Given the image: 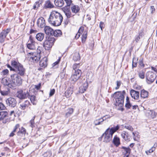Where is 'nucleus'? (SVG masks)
Here are the masks:
<instances>
[{"label":"nucleus","mask_w":157,"mask_h":157,"mask_svg":"<svg viewBox=\"0 0 157 157\" xmlns=\"http://www.w3.org/2000/svg\"><path fill=\"white\" fill-rule=\"evenodd\" d=\"M63 20V17L59 13L53 11L50 14L48 19V22L53 25L58 26L61 25Z\"/></svg>","instance_id":"f257e3e1"},{"label":"nucleus","mask_w":157,"mask_h":157,"mask_svg":"<svg viewBox=\"0 0 157 157\" xmlns=\"http://www.w3.org/2000/svg\"><path fill=\"white\" fill-rule=\"evenodd\" d=\"M119 128V126L117 125L116 127H112L110 129L109 128L107 129L102 136L104 138V141L106 143L109 142L112 139L113 133L118 130Z\"/></svg>","instance_id":"f03ea898"},{"label":"nucleus","mask_w":157,"mask_h":157,"mask_svg":"<svg viewBox=\"0 0 157 157\" xmlns=\"http://www.w3.org/2000/svg\"><path fill=\"white\" fill-rule=\"evenodd\" d=\"M125 93L124 90L121 91H117L115 92L112 95V96L113 97L116 101L115 105L120 107L122 106L123 105L124 95Z\"/></svg>","instance_id":"7ed1b4c3"},{"label":"nucleus","mask_w":157,"mask_h":157,"mask_svg":"<svg viewBox=\"0 0 157 157\" xmlns=\"http://www.w3.org/2000/svg\"><path fill=\"white\" fill-rule=\"evenodd\" d=\"M10 79L11 80L13 89L16 86H20L22 82V79L17 74H14L11 75Z\"/></svg>","instance_id":"20e7f679"},{"label":"nucleus","mask_w":157,"mask_h":157,"mask_svg":"<svg viewBox=\"0 0 157 157\" xmlns=\"http://www.w3.org/2000/svg\"><path fill=\"white\" fill-rule=\"evenodd\" d=\"M55 41V38L52 37H49L45 40L43 44L44 48L46 50H49L53 45Z\"/></svg>","instance_id":"39448f33"},{"label":"nucleus","mask_w":157,"mask_h":157,"mask_svg":"<svg viewBox=\"0 0 157 157\" xmlns=\"http://www.w3.org/2000/svg\"><path fill=\"white\" fill-rule=\"evenodd\" d=\"M28 55L29 57V60L34 63L38 62L40 58V55L36 52L29 53Z\"/></svg>","instance_id":"423d86ee"},{"label":"nucleus","mask_w":157,"mask_h":157,"mask_svg":"<svg viewBox=\"0 0 157 157\" xmlns=\"http://www.w3.org/2000/svg\"><path fill=\"white\" fill-rule=\"evenodd\" d=\"M73 74L71 75L70 80L73 82H75L79 79L81 77L82 72L81 70H78L76 72H72Z\"/></svg>","instance_id":"0eeeda50"},{"label":"nucleus","mask_w":157,"mask_h":157,"mask_svg":"<svg viewBox=\"0 0 157 157\" xmlns=\"http://www.w3.org/2000/svg\"><path fill=\"white\" fill-rule=\"evenodd\" d=\"M156 75L151 71H148L146 73V78L147 82L150 84L154 82L156 78Z\"/></svg>","instance_id":"6e6552de"},{"label":"nucleus","mask_w":157,"mask_h":157,"mask_svg":"<svg viewBox=\"0 0 157 157\" xmlns=\"http://www.w3.org/2000/svg\"><path fill=\"white\" fill-rule=\"evenodd\" d=\"M36 43L33 40L32 36H31L29 37V40L27 44V47L30 50H34L36 48Z\"/></svg>","instance_id":"1a4fd4ad"},{"label":"nucleus","mask_w":157,"mask_h":157,"mask_svg":"<svg viewBox=\"0 0 157 157\" xmlns=\"http://www.w3.org/2000/svg\"><path fill=\"white\" fill-rule=\"evenodd\" d=\"M17 93V96L20 99L26 98L29 96L28 91L26 90H20Z\"/></svg>","instance_id":"9d476101"},{"label":"nucleus","mask_w":157,"mask_h":157,"mask_svg":"<svg viewBox=\"0 0 157 157\" xmlns=\"http://www.w3.org/2000/svg\"><path fill=\"white\" fill-rule=\"evenodd\" d=\"M10 31V29L8 28L6 30H3L0 33V42L3 43L6 36Z\"/></svg>","instance_id":"9b49d317"},{"label":"nucleus","mask_w":157,"mask_h":157,"mask_svg":"<svg viewBox=\"0 0 157 157\" xmlns=\"http://www.w3.org/2000/svg\"><path fill=\"white\" fill-rule=\"evenodd\" d=\"M2 120L4 123H6L10 121L7 117V112L2 111L0 112V120Z\"/></svg>","instance_id":"f8f14e48"},{"label":"nucleus","mask_w":157,"mask_h":157,"mask_svg":"<svg viewBox=\"0 0 157 157\" xmlns=\"http://www.w3.org/2000/svg\"><path fill=\"white\" fill-rule=\"evenodd\" d=\"M62 10L67 18H70L73 16L71 11L70 7L65 6Z\"/></svg>","instance_id":"ddd939ff"},{"label":"nucleus","mask_w":157,"mask_h":157,"mask_svg":"<svg viewBox=\"0 0 157 157\" xmlns=\"http://www.w3.org/2000/svg\"><path fill=\"white\" fill-rule=\"evenodd\" d=\"M6 102L7 105L9 106L12 107L15 106L17 104V101L15 99L11 97L7 99Z\"/></svg>","instance_id":"4468645a"},{"label":"nucleus","mask_w":157,"mask_h":157,"mask_svg":"<svg viewBox=\"0 0 157 157\" xmlns=\"http://www.w3.org/2000/svg\"><path fill=\"white\" fill-rule=\"evenodd\" d=\"M15 71L18 75L19 74L21 76H23L25 73V69L23 67V66L21 64L16 69H15Z\"/></svg>","instance_id":"2eb2a0df"},{"label":"nucleus","mask_w":157,"mask_h":157,"mask_svg":"<svg viewBox=\"0 0 157 157\" xmlns=\"http://www.w3.org/2000/svg\"><path fill=\"white\" fill-rule=\"evenodd\" d=\"M37 25L40 28L45 27V22L44 18L42 17L39 18L37 20Z\"/></svg>","instance_id":"dca6fc26"},{"label":"nucleus","mask_w":157,"mask_h":157,"mask_svg":"<svg viewBox=\"0 0 157 157\" xmlns=\"http://www.w3.org/2000/svg\"><path fill=\"white\" fill-rule=\"evenodd\" d=\"M11 81L10 78H4L2 79V83L4 85L7 86L10 88H13Z\"/></svg>","instance_id":"f3484780"},{"label":"nucleus","mask_w":157,"mask_h":157,"mask_svg":"<svg viewBox=\"0 0 157 157\" xmlns=\"http://www.w3.org/2000/svg\"><path fill=\"white\" fill-rule=\"evenodd\" d=\"M156 113L152 110H147L145 114L149 118H153L155 117L156 116Z\"/></svg>","instance_id":"a211bd4d"},{"label":"nucleus","mask_w":157,"mask_h":157,"mask_svg":"<svg viewBox=\"0 0 157 157\" xmlns=\"http://www.w3.org/2000/svg\"><path fill=\"white\" fill-rule=\"evenodd\" d=\"M130 94L132 98L138 100L139 98V92L133 90H131L130 91Z\"/></svg>","instance_id":"6ab92c4d"},{"label":"nucleus","mask_w":157,"mask_h":157,"mask_svg":"<svg viewBox=\"0 0 157 157\" xmlns=\"http://www.w3.org/2000/svg\"><path fill=\"white\" fill-rule=\"evenodd\" d=\"M44 30L45 33L46 34L52 36L53 32V29L48 26H45L44 29Z\"/></svg>","instance_id":"aec40b11"},{"label":"nucleus","mask_w":157,"mask_h":157,"mask_svg":"<svg viewBox=\"0 0 157 157\" xmlns=\"http://www.w3.org/2000/svg\"><path fill=\"white\" fill-rule=\"evenodd\" d=\"M47 58L44 57L40 62V66L41 67H45L47 66Z\"/></svg>","instance_id":"412c9836"},{"label":"nucleus","mask_w":157,"mask_h":157,"mask_svg":"<svg viewBox=\"0 0 157 157\" xmlns=\"http://www.w3.org/2000/svg\"><path fill=\"white\" fill-rule=\"evenodd\" d=\"M26 132V129L23 127H22L21 129L19 128V131L17 132V134L18 136H22L25 135Z\"/></svg>","instance_id":"4be33fe9"},{"label":"nucleus","mask_w":157,"mask_h":157,"mask_svg":"<svg viewBox=\"0 0 157 157\" xmlns=\"http://www.w3.org/2000/svg\"><path fill=\"white\" fill-rule=\"evenodd\" d=\"M30 103L29 101L27 100L25 101L24 102L21 103L20 104L21 108L22 109H25L26 107L28 106Z\"/></svg>","instance_id":"5701e85b"},{"label":"nucleus","mask_w":157,"mask_h":157,"mask_svg":"<svg viewBox=\"0 0 157 157\" xmlns=\"http://www.w3.org/2000/svg\"><path fill=\"white\" fill-rule=\"evenodd\" d=\"M88 87V83L87 82L84 83L83 85L79 87V92L82 93H84L87 89Z\"/></svg>","instance_id":"b1692460"},{"label":"nucleus","mask_w":157,"mask_h":157,"mask_svg":"<svg viewBox=\"0 0 157 157\" xmlns=\"http://www.w3.org/2000/svg\"><path fill=\"white\" fill-rule=\"evenodd\" d=\"M113 143L116 147H118L120 144V140L119 137L115 136L113 140Z\"/></svg>","instance_id":"393cba45"},{"label":"nucleus","mask_w":157,"mask_h":157,"mask_svg":"<svg viewBox=\"0 0 157 157\" xmlns=\"http://www.w3.org/2000/svg\"><path fill=\"white\" fill-rule=\"evenodd\" d=\"M54 2L55 5L59 7L63 6L64 3L63 0H55Z\"/></svg>","instance_id":"a878e982"},{"label":"nucleus","mask_w":157,"mask_h":157,"mask_svg":"<svg viewBox=\"0 0 157 157\" xmlns=\"http://www.w3.org/2000/svg\"><path fill=\"white\" fill-rule=\"evenodd\" d=\"M44 35V34L43 33H39L36 35V38L38 40L41 41L43 40Z\"/></svg>","instance_id":"bb28decb"},{"label":"nucleus","mask_w":157,"mask_h":157,"mask_svg":"<svg viewBox=\"0 0 157 157\" xmlns=\"http://www.w3.org/2000/svg\"><path fill=\"white\" fill-rule=\"evenodd\" d=\"M71 10L72 13H76L80 9L78 6L74 5L71 7Z\"/></svg>","instance_id":"cd10ccee"},{"label":"nucleus","mask_w":157,"mask_h":157,"mask_svg":"<svg viewBox=\"0 0 157 157\" xmlns=\"http://www.w3.org/2000/svg\"><path fill=\"white\" fill-rule=\"evenodd\" d=\"M62 34L61 31L60 30H56L53 32L52 36H54L55 37H58L60 36Z\"/></svg>","instance_id":"c85d7f7f"},{"label":"nucleus","mask_w":157,"mask_h":157,"mask_svg":"<svg viewBox=\"0 0 157 157\" xmlns=\"http://www.w3.org/2000/svg\"><path fill=\"white\" fill-rule=\"evenodd\" d=\"M148 96V92L144 90H142L140 92V97L143 98H147Z\"/></svg>","instance_id":"c756f323"},{"label":"nucleus","mask_w":157,"mask_h":157,"mask_svg":"<svg viewBox=\"0 0 157 157\" xmlns=\"http://www.w3.org/2000/svg\"><path fill=\"white\" fill-rule=\"evenodd\" d=\"M80 64H74L73 66V70L72 72H76L80 70L79 69Z\"/></svg>","instance_id":"7c9ffc66"},{"label":"nucleus","mask_w":157,"mask_h":157,"mask_svg":"<svg viewBox=\"0 0 157 157\" xmlns=\"http://www.w3.org/2000/svg\"><path fill=\"white\" fill-rule=\"evenodd\" d=\"M80 57L78 52H76L74 54L73 56V59L75 61H77L80 59Z\"/></svg>","instance_id":"2f4dec72"},{"label":"nucleus","mask_w":157,"mask_h":157,"mask_svg":"<svg viewBox=\"0 0 157 157\" xmlns=\"http://www.w3.org/2000/svg\"><path fill=\"white\" fill-rule=\"evenodd\" d=\"M20 125L19 124H17L14 127V128L13 130V131L10 133L9 135V136L10 137H13V136L14 134V133L16 132V130L19 127Z\"/></svg>","instance_id":"473e14b6"},{"label":"nucleus","mask_w":157,"mask_h":157,"mask_svg":"<svg viewBox=\"0 0 157 157\" xmlns=\"http://www.w3.org/2000/svg\"><path fill=\"white\" fill-rule=\"evenodd\" d=\"M45 6L46 8H51L54 7V6L50 1L48 0L46 2Z\"/></svg>","instance_id":"72a5a7b5"},{"label":"nucleus","mask_w":157,"mask_h":157,"mask_svg":"<svg viewBox=\"0 0 157 157\" xmlns=\"http://www.w3.org/2000/svg\"><path fill=\"white\" fill-rule=\"evenodd\" d=\"M104 121V119L102 120V118H100L98 119H97L95 120L94 121V123L95 125H97L99 124H101V123Z\"/></svg>","instance_id":"f704fd0d"},{"label":"nucleus","mask_w":157,"mask_h":157,"mask_svg":"<svg viewBox=\"0 0 157 157\" xmlns=\"http://www.w3.org/2000/svg\"><path fill=\"white\" fill-rule=\"evenodd\" d=\"M144 35V33L143 32H140L139 34V35L138 36H135V40L136 42H138L140 40V37H142Z\"/></svg>","instance_id":"c9c22d12"},{"label":"nucleus","mask_w":157,"mask_h":157,"mask_svg":"<svg viewBox=\"0 0 157 157\" xmlns=\"http://www.w3.org/2000/svg\"><path fill=\"white\" fill-rule=\"evenodd\" d=\"M11 64L13 67H15V69H16L21 64L19 63L16 61H15L13 60L11 61Z\"/></svg>","instance_id":"e433bc0d"},{"label":"nucleus","mask_w":157,"mask_h":157,"mask_svg":"<svg viewBox=\"0 0 157 157\" xmlns=\"http://www.w3.org/2000/svg\"><path fill=\"white\" fill-rule=\"evenodd\" d=\"M83 27H80L78 31V33L76 34L75 38L78 39L80 36V35L82 34L83 31Z\"/></svg>","instance_id":"4c0bfd02"},{"label":"nucleus","mask_w":157,"mask_h":157,"mask_svg":"<svg viewBox=\"0 0 157 157\" xmlns=\"http://www.w3.org/2000/svg\"><path fill=\"white\" fill-rule=\"evenodd\" d=\"M73 111L74 110L72 108H69L67 110V112L66 114V116L67 117H69L72 114Z\"/></svg>","instance_id":"58836bf2"},{"label":"nucleus","mask_w":157,"mask_h":157,"mask_svg":"<svg viewBox=\"0 0 157 157\" xmlns=\"http://www.w3.org/2000/svg\"><path fill=\"white\" fill-rule=\"evenodd\" d=\"M72 94V92L71 90H67L65 92V95L67 98H68L71 96Z\"/></svg>","instance_id":"ea45409f"},{"label":"nucleus","mask_w":157,"mask_h":157,"mask_svg":"<svg viewBox=\"0 0 157 157\" xmlns=\"http://www.w3.org/2000/svg\"><path fill=\"white\" fill-rule=\"evenodd\" d=\"M42 2V1L40 2V1L36 2L33 6V9L36 10L38 9L40 6V4H41Z\"/></svg>","instance_id":"a19ab883"},{"label":"nucleus","mask_w":157,"mask_h":157,"mask_svg":"<svg viewBox=\"0 0 157 157\" xmlns=\"http://www.w3.org/2000/svg\"><path fill=\"white\" fill-rule=\"evenodd\" d=\"M155 149V148L154 147H152L149 150L146 151L145 152L147 155H149Z\"/></svg>","instance_id":"79ce46f5"},{"label":"nucleus","mask_w":157,"mask_h":157,"mask_svg":"<svg viewBox=\"0 0 157 157\" xmlns=\"http://www.w3.org/2000/svg\"><path fill=\"white\" fill-rule=\"evenodd\" d=\"M29 97L30 98L31 103L34 105L36 104V103H35V97L33 95L31 96L29 95Z\"/></svg>","instance_id":"37998d69"},{"label":"nucleus","mask_w":157,"mask_h":157,"mask_svg":"<svg viewBox=\"0 0 157 157\" xmlns=\"http://www.w3.org/2000/svg\"><path fill=\"white\" fill-rule=\"evenodd\" d=\"M87 32L86 31H84L82 35V40L85 41L87 38Z\"/></svg>","instance_id":"c03bdc74"},{"label":"nucleus","mask_w":157,"mask_h":157,"mask_svg":"<svg viewBox=\"0 0 157 157\" xmlns=\"http://www.w3.org/2000/svg\"><path fill=\"white\" fill-rule=\"evenodd\" d=\"M125 128L131 131H133V128L132 126L128 124H125L124 126Z\"/></svg>","instance_id":"a18cd8bd"},{"label":"nucleus","mask_w":157,"mask_h":157,"mask_svg":"<svg viewBox=\"0 0 157 157\" xmlns=\"http://www.w3.org/2000/svg\"><path fill=\"white\" fill-rule=\"evenodd\" d=\"M35 118V116L33 117V119L30 121L29 122V123L30 124V126L32 128L34 127L35 126V123L34 122V120Z\"/></svg>","instance_id":"49530a36"},{"label":"nucleus","mask_w":157,"mask_h":157,"mask_svg":"<svg viewBox=\"0 0 157 157\" xmlns=\"http://www.w3.org/2000/svg\"><path fill=\"white\" fill-rule=\"evenodd\" d=\"M144 74L145 73L143 71H140L138 74L139 77L141 79H143L144 78Z\"/></svg>","instance_id":"de8ad7c7"},{"label":"nucleus","mask_w":157,"mask_h":157,"mask_svg":"<svg viewBox=\"0 0 157 157\" xmlns=\"http://www.w3.org/2000/svg\"><path fill=\"white\" fill-rule=\"evenodd\" d=\"M122 148L125 151L126 153L130 154L131 152V149L129 147H122Z\"/></svg>","instance_id":"09e8293b"},{"label":"nucleus","mask_w":157,"mask_h":157,"mask_svg":"<svg viewBox=\"0 0 157 157\" xmlns=\"http://www.w3.org/2000/svg\"><path fill=\"white\" fill-rule=\"evenodd\" d=\"M67 6H69L70 7V5L72 3L71 0H64Z\"/></svg>","instance_id":"8fccbe9b"},{"label":"nucleus","mask_w":157,"mask_h":157,"mask_svg":"<svg viewBox=\"0 0 157 157\" xmlns=\"http://www.w3.org/2000/svg\"><path fill=\"white\" fill-rule=\"evenodd\" d=\"M0 92L1 94L3 96L7 95L9 94V92L8 91H2L0 90Z\"/></svg>","instance_id":"3c124183"},{"label":"nucleus","mask_w":157,"mask_h":157,"mask_svg":"<svg viewBox=\"0 0 157 157\" xmlns=\"http://www.w3.org/2000/svg\"><path fill=\"white\" fill-rule=\"evenodd\" d=\"M130 138L131 136L128 133H127L124 140L127 141H128L130 140Z\"/></svg>","instance_id":"603ef678"},{"label":"nucleus","mask_w":157,"mask_h":157,"mask_svg":"<svg viewBox=\"0 0 157 157\" xmlns=\"http://www.w3.org/2000/svg\"><path fill=\"white\" fill-rule=\"evenodd\" d=\"M42 49V47L40 46L38 47L37 49V52L36 53H39L40 55V54L41 53Z\"/></svg>","instance_id":"864d4df0"},{"label":"nucleus","mask_w":157,"mask_h":157,"mask_svg":"<svg viewBox=\"0 0 157 157\" xmlns=\"http://www.w3.org/2000/svg\"><path fill=\"white\" fill-rule=\"evenodd\" d=\"M116 83H117V86L115 88V89L116 90H117L120 87V86L121 85V81H117L116 82Z\"/></svg>","instance_id":"5fc2aeb1"},{"label":"nucleus","mask_w":157,"mask_h":157,"mask_svg":"<svg viewBox=\"0 0 157 157\" xmlns=\"http://www.w3.org/2000/svg\"><path fill=\"white\" fill-rule=\"evenodd\" d=\"M125 106L126 108L128 109L132 107V105L130 102H126Z\"/></svg>","instance_id":"6e6d98bb"},{"label":"nucleus","mask_w":157,"mask_h":157,"mask_svg":"<svg viewBox=\"0 0 157 157\" xmlns=\"http://www.w3.org/2000/svg\"><path fill=\"white\" fill-rule=\"evenodd\" d=\"M55 91V90L54 89L51 90L49 93V96H52L54 94Z\"/></svg>","instance_id":"4d7b16f0"},{"label":"nucleus","mask_w":157,"mask_h":157,"mask_svg":"<svg viewBox=\"0 0 157 157\" xmlns=\"http://www.w3.org/2000/svg\"><path fill=\"white\" fill-rule=\"evenodd\" d=\"M6 107L4 104L1 102H0V110L4 109Z\"/></svg>","instance_id":"13d9d810"},{"label":"nucleus","mask_w":157,"mask_h":157,"mask_svg":"<svg viewBox=\"0 0 157 157\" xmlns=\"http://www.w3.org/2000/svg\"><path fill=\"white\" fill-rule=\"evenodd\" d=\"M126 132L124 131L122 132V133L121 134V136L124 139H125L126 135Z\"/></svg>","instance_id":"bf43d9fd"},{"label":"nucleus","mask_w":157,"mask_h":157,"mask_svg":"<svg viewBox=\"0 0 157 157\" xmlns=\"http://www.w3.org/2000/svg\"><path fill=\"white\" fill-rule=\"evenodd\" d=\"M110 117H111L109 115H106L105 116H104L103 117H102L101 118H102V119H103H103H104V120H105L109 118Z\"/></svg>","instance_id":"052dcab7"},{"label":"nucleus","mask_w":157,"mask_h":157,"mask_svg":"<svg viewBox=\"0 0 157 157\" xmlns=\"http://www.w3.org/2000/svg\"><path fill=\"white\" fill-rule=\"evenodd\" d=\"M65 76V74L64 72H62L60 73V78H61V79H63V78Z\"/></svg>","instance_id":"680f3d73"},{"label":"nucleus","mask_w":157,"mask_h":157,"mask_svg":"<svg viewBox=\"0 0 157 157\" xmlns=\"http://www.w3.org/2000/svg\"><path fill=\"white\" fill-rule=\"evenodd\" d=\"M104 24L103 22L101 21L100 23L99 24V27L101 29V30H102V28L104 27Z\"/></svg>","instance_id":"e2e57ef3"},{"label":"nucleus","mask_w":157,"mask_h":157,"mask_svg":"<svg viewBox=\"0 0 157 157\" xmlns=\"http://www.w3.org/2000/svg\"><path fill=\"white\" fill-rule=\"evenodd\" d=\"M9 72L8 70L6 69L3 71H2V74L3 75H6Z\"/></svg>","instance_id":"0e129e2a"},{"label":"nucleus","mask_w":157,"mask_h":157,"mask_svg":"<svg viewBox=\"0 0 157 157\" xmlns=\"http://www.w3.org/2000/svg\"><path fill=\"white\" fill-rule=\"evenodd\" d=\"M60 60V59H59L57 61H56V62H55V63H54L53 64H52V66L53 67H55L56 65H57L58 63H59V62Z\"/></svg>","instance_id":"69168bd1"},{"label":"nucleus","mask_w":157,"mask_h":157,"mask_svg":"<svg viewBox=\"0 0 157 157\" xmlns=\"http://www.w3.org/2000/svg\"><path fill=\"white\" fill-rule=\"evenodd\" d=\"M155 9L153 6L150 7V10L151 13H153L155 11Z\"/></svg>","instance_id":"338daca9"},{"label":"nucleus","mask_w":157,"mask_h":157,"mask_svg":"<svg viewBox=\"0 0 157 157\" xmlns=\"http://www.w3.org/2000/svg\"><path fill=\"white\" fill-rule=\"evenodd\" d=\"M137 63L134 62V59H133L132 61V66L133 67H136V66Z\"/></svg>","instance_id":"774afa93"}]
</instances>
